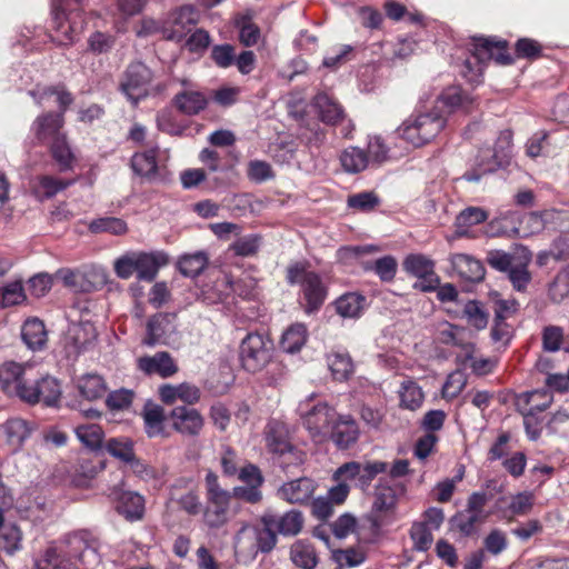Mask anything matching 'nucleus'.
<instances>
[{
	"label": "nucleus",
	"instance_id": "f257e3e1",
	"mask_svg": "<svg viewBox=\"0 0 569 569\" xmlns=\"http://www.w3.org/2000/svg\"><path fill=\"white\" fill-rule=\"evenodd\" d=\"M168 261V256L162 251H128L114 260L113 270L123 280L136 274L138 280L151 282Z\"/></svg>",
	"mask_w": 569,
	"mask_h": 569
},
{
	"label": "nucleus",
	"instance_id": "f03ea898",
	"mask_svg": "<svg viewBox=\"0 0 569 569\" xmlns=\"http://www.w3.org/2000/svg\"><path fill=\"white\" fill-rule=\"evenodd\" d=\"M493 60L498 64L507 66L512 62L511 56L507 52L506 41H496L488 38H476L475 49L471 59L466 60L462 69L463 77L470 83L480 82L483 73L485 62Z\"/></svg>",
	"mask_w": 569,
	"mask_h": 569
},
{
	"label": "nucleus",
	"instance_id": "7ed1b4c3",
	"mask_svg": "<svg viewBox=\"0 0 569 569\" xmlns=\"http://www.w3.org/2000/svg\"><path fill=\"white\" fill-rule=\"evenodd\" d=\"M445 124L446 117L441 112L427 111L407 118L397 129V133L413 147H421L435 139Z\"/></svg>",
	"mask_w": 569,
	"mask_h": 569
},
{
	"label": "nucleus",
	"instance_id": "20e7f679",
	"mask_svg": "<svg viewBox=\"0 0 569 569\" xmlns=\"http://www.w3.org/2000/svg\"><path fill=\"white\" fill-rule=\"evenodd\" d=\"M98 540L88 530H77L61 539V550L70 559L78 561L83 569H91L100 562Z\"/></svg>",
	"mask_w": 569,
	"mask_h": 569
},
{
	"label": "nucleus",
	"instance_id": "39448f33",
	"mask_svg": "<svg viewBox=\"0 0 569 569\" xmlns=\"http://www.w3.org/2000/svg\"><path fill=\"white\" fill-rule=\"evenodd\" d=\"M287 281L290 284H300L307 301L306 312L317 310L326 300L327 288L321 277L307 269L305 262H295L287 268Z\"/></svg>",
	"mask_w": 569,
	"mask_h": 569
},
{
	"label": "nucleus",
	"instance_id": "423d86ee",
	"mask_svg": "<svg viewBox=\"0 0 569 569\" xmlns=\"http://www.w3.org/2000/svg\"><path fill=\"white\" fill-rule=\"evenodd\" d=\"M489 495L486 491H475L468 499L466 508L451 518V525L463 536L477 532L480 525L485 523L491 512L486 509Z\"/></svg>",
	"mask_w": 569,
	"mask_h": 569
},
{
	"label": "nucleus",
	"instance_id": "0eeeda50",
	"mask_svg": "<svg viewBox=\"0 0 569 569\" xmlns=\"http://www.w3.org/2000/svg\"><path fill=\"white\" fill-rule=\"evenodd\" d=\"M152 79L153 73L144 63H130L121 77L120 90L129 101L137 104L147 97Z\"/></svg>",
	"mask_w": 569,
	"mask_h": 569
},
{
	"label": "nucleus",
	"instance_id": "6e6552de",
	"mask_svg": "<svg viewBox=\"0 0 569 569\" xmlns=\"http://www.w3.org/2000/svg\"><path fill=\"white\" fill-rule=\"evenodd\" d=\"M271 359L270 343L259 333H248L240 345L242 367L257 372L266 367Z\"/></svg>",
	"mask_w": 569,
	"mask_h": 569
},
{
	"label": "nucleus",
	"instance_id": "1a4fd4ad",
	"mask_svg": "<svg viewBox=\"0 0 569 569\" xmlns=\"http://www.w3.org/2000/svg\"><path fill=\"white\" fill-rule=\"evenodd\" d=\"M199 14L192 6H183L172 11L163 21L161 34L171 41H181L198 23Z\"/></svg>",
	"mask_w": 569,
	"mask_h": 569
},
{
	"label": "nucleus",
	"instance_id": "9d476101",
	"mask_svg": "<svg viewBox=\"0 0 569 569\" xmlns=\"http://www.w3.org/2000/svg\"><path fill=\"white\" fill-rule=\"evenodd\" d=\"M308 405L300 403L299 411L303 417V423L312 436H328L338 417L333 408L327 403H317L311 409Z\"/></svg>",
	"mask_w": 569,
	"mask_h": 569
},
{
	"label": "nucleus",
	"instance_id": "9b49d317",
	"mask_svg": "<svg viewBox=\"0 0 569 569\" xmlns=\"http://www.w3.org/2000/svg\"><path fill=\"white\" fill-rule=\"evenodd\" d=\"M52 19L56 30L53 40L60 46L73 43L83 30V19L80 12L66 13L63 9H54Z\"/></svg>",
	"mask_w": 569,
	"mask_h": 569
},
{
	"label": "nucleus",
	"instance_id": "f8f14e48",
	"mask_svg": "<svg viewBox=\"0 0 569 569\" xmlns=\"http://www.w3.org/2000/svg\"><path fill=\"white\" fill-rule=\"evenodd\" d=\"M475 98L461 89L460 87H449L445 89L438 97L435 106L437 112H441L445 117L446 113L455 111H462L468 113L475 106Z\"/></svg>",
	"mask_w": 569,
	"mask_h": 569
},
{
	"label": "nucleus",
	"instance_id": "ddd939ff",
	"mask_svg": "<svg viewBox=\"0 0 569 569\" xmlns=\"http://www.w3.org/2000/svg\"><path fill=\"white\" fill-rule=\"evenodd\" d=\"M169 417L173 430L183 436H199L204 426L202 415L194 408L186 406L174 407Z\"/></svg>",
	"mask_w": 569,
	"mask_h": 569
},
{
	"label": "nucleus",
	"instance_id": "4468645a",
	"mask_svg": "<svg viewBox=\"0 0 569 569\" xmlns=\"http://www.w3.org/2000/svg\"><path fill=\"white\" fill-rule=\"evenodd\" d=\"M317 483L308 478L301 477L281 485L277 490L279 499L288 503H307L313 497Z\"/></svg>",
	"mask_w": 569,
	"mask_h": 569
},
{
	"label": "nucleus",
	"instance_id": "2eb2a0df",
	"mask_svg": "<svg viewBox=\"0 0 569 569\" xmlns=\"http://www.w3.org/2000/svg\"><path fill=\"white\" fill-rule=\"evenodd\" d=\"M267 445L270 451L279 455V465L286 471L291 467H299L306 460V453L292 447L284 439L277 437L272 431L267 433Z\"/></svg>",
	"mask_w": 569,
	"mask_h": 569
},
{
	"label": "nucleus",
	"instance_id": "dca6fc26",
	"mask_svg": "<svg viewBox=\"0 0 569 569\" xmlns=\"http://www.w3.org/2000/svg\"><path fill=\"white\" fill-rule=\"evenodd\" d=\"M31 367L27 363L16 361H4L1 365V390L12 397L20 385L27 379Z\"/></svg>",
	"mask_w": 569,
	"mask_h": 569
},
{
	"label": "nucleus",
	"instance_id": "f3484780",
	"mask_svg": "<svg viewBox=\"0 0 569 569\" xmlns=\"http://www.w3.org/2000/svg\"><path fill=\"white\" fill-rule=\"evenodd\" d=\"M173 329L174 326L169 315H154L147 322V335L143 338L142 343L148 347L167 343Z\"/></svg>",
	"mask_w": 569,
	"mask_h": 569
},
{
	"label": "nucleus",
	"instance_id": "a211bd4d",
	"mask_svg": "<svg viewBox=\"0 0 569 569\" xmlns=\"http://www.w3.org/2000/svg\"><path fill=\"white\" fill-rule=\"evenodd\" d=\"M470 332L460 326L443 322L438 327V339L441 343L461 348L463 353L475 352V343L469 339Z\"/></svg>",
	"mask_w": 569,
	"mask_h": 569
},
{
	"label": "nucleus",
	"instance_id": "6ab92c4d",
	"mask_svg": "<svg viewBox=\"0 0 569 569\" xmlns=\"http://www.w3.org/2000/svg\"><path fill=\"white\" fill-rule=\"evenodd\" d=\"M449 260L461 279L470 282H478L483 279L485 268L482 263L473 257L465 253H455L450 256Z\"/></svg>",
	"mask_w": 569,
	"mask_h": 569
},
{
	"label": "nucleus",
	"instance_id": "aec40b11",
	"mask_svg": "<svg viewBox=\"0 0 569 569\" xmlns=\"http://www.w3.org/2000/svg\"><path fill=\"white\" fill-rule=\"evenodd\" d=\"M138 368L147 375H159L163 378L177 372V367L168 352H157L138 359Z\"/></svg>",
	"mask_w": 569,
	"mask_h": 569
},
{
	"label": "nucleus",
	"instance_id": "412c9836",
	"mask_svg": "<svg viewBox=\"0 0 569 569\" xmlns=\"http://www.w3.org/2000/svg\"><path fill=\"white\" fill-rule=\"evenodd\" d=\"M257 526L244 523L233 539L234 552L238 557L252 560L258 555Z\"/></svg>",
	"mask_w": 569,
	"mask_h": 569
},
{
	"label": "nucleus",
	"instance_id": "4be33fe9",
	"mask_svg": "<svg viewBox=\"0 0 569 569\" xmlns=\"http://www.w3.org/2000/svg\"><path fill=\"white\" fill-rule=\"evenodd\" d=\"M63 117L61 113H44L33 121L32 130L40 141L54 140L57 136H64L60 132L63 126Z\"/></svg>",
	"mask_w": 569,
	"mask_h": 569
},
{
	"label": "nucleus",
	"instance_id": "5701e85b",
	"mask_svg": "<svg viewBox=\"0 0 569 569\" xmlns=\"http://www.w3.org/2000/svg\"><path fill=\"white\" fill-rule=\"evenodd\" d=\"M339 448H348L359 436L356 421L349 416L337 417L332 431L329 433Z\"/></svg>",
	"mask_w": 569,
	"mask_h": 569
},
{
	"label": "nucleus",
	"instance_id": "b1692460",
	"mask_svg": "<svg viewBox=\"0 0 569 569\" xmlns=\"http://www.w3.org/2000/svg\"><path fill=\"white\" fill-rule=\"evenodd\" d=\"M312 107L321 121L327 124H336L343 117L341 106L326 92H320L313 98Z\"/></svg>",
	"mask_w": 569,
	"mask_h": 569
},
{
	"label": "nucleus",
	"instance_id": "393cba45",
	"mask_svg": "<svg viewBox=\"0 0 569 569\" xmlns=\"http://www.w3.org/2000/svg\"><path fill=\"white\" fill-rule=\"evenodd\" d=\"M552 393L549 390L543 389L522 393L518 398L517 405L520 411L537 415L539 412L547 410L552 403Z\"/></svg>",
	"mask_w": 569,
	"mask_h": 569
},
{
	"label": "nucleus",
	"instance_id": "a878e982",
	"mask_svg": "<svg viewBox=\"0 0 569 569\" xmlns=\"http://www.w3.org/2000/svg\"><path fill=\"white\" fill-rule=\"evenodd\" d=\"M142 418L144 422V430L149 438L166 435V415L161 406L153 402H147L142 411Z\"/></svg>",
	"mask_w": 569,
	"mask_h": 569
},
{
	"label": "nucleus",
	"instance_id": "bb28decb",
	"mask_svg": "<svg viewBox=\"0 0 569 569\" xmlns=\"http://www.w3.org/2000/svg\"><path fill=\"white\" fill-rule=\"evenodd\" d=\"M117 510L129 521H137L143 517L144 499L134 491H124L120 495Z\"/></svg>",
	"mask_w": 569,
	"mask_h": 569
},
{
	"label": "nucleus",
	"instance_id": "cd10ccee",
	"mask_svg": "<svg viewBox=\"0 0 569 569\" xmlns=\"http://www.w3.org/2000/svg\"><path fill=\"white\" fill-rule=\"evenodd\" d=\"M2 428L7 442L11 447L12 451L20 449L22 443L26 441V439L29 438L31 433V428L29 427L28 422L20 418L9 419L2 426Z\"/></svg>",
	"mask_w": 569,
	"mask_h": 569
},
{
	"label": "nucleus",
	"instance_id": "c85d7f7f",
	"mask_svg": "<svg viewBox=\"0 0 569 569\" xmlns=\"http://www.w3.org/2000/svg\"><path fill=\"white\" fill-rule=\"evenodd\" d=\"M21 336L24 343L31 350H40L47 342V331L44 323L37 319H28L21 329Z\"/></svg>",
	"mask_w": 569,
	"mask_h": 569
},
{
	"label": "nucleus",
	"instance_id": "c756f323",
	"mask_svg": "<svg viewBox=\"0 0 569 569\" xmlns=\"http://www.w3.org/2000/svg\"><path fill=\"white\" fill-rule=\"evenodd\" d=\"M291 561L302 569H313L318 563L315 547L307 540H297L290 548Z\"/></svg>",
	"mask_w": 569,
	"mask_h": 569
},
{
	"label": "nucleus",
	"instance_id": "7c9ffc66",
	"mask_svg": "<svg viewBox=\"0 0 569 569\" xmlns=\"http://www.w3.org/2000/svg\"><path fill=\"white\" fill-rule=\"evenodd\" d=\"M174 104L182 113L192 116L207 107L208 99L200 91L184 90L174 97Z\"/></svg>",
	"mask_w": 569,
	"mask_h": 569
},
{
	"label": "nucleus",
	"instance_id": "2f4dec72",
	"mask_svg": "<svg viewBox=\"0 0 569 569\" xmlns=\"http://www.w3.org/2000/svg\"><path fill=\"white\" fill-rule=\"evenodd\" d=\"M77 389L87 400L93 401L104 396L107 387L101 376L87 373L78 378Z\"/></svg>",
	"mask_w": 569,
	"mask_h": 569
},
{
	"label": "nucleus",
	"instance_id": "473e14b6",
	"mask_svg": "<svg viewBox=\"0 0 569 569\" xmlns=\"http://www.w3.org/2000/svg\"><path fill=\"white\" fill-rule=\"evenodd\" d=\"M96 330L89 322L73 325L69 329L68 343L79 353L86 350L96 339Z\"/></svg>",
	"mask_w": 569,
	"mask_h": 569
},
{
	"label": "nucleus",
	"instance_id": "72a5a7b5",
	"mask_svg": "<svg viewBox=\"0 0 569 569\" xmlns=\"http://www.w3.org/2000/svg\"><path fill=\"white\" fill-rule=\"evenodd\" d=\"M308 338V329L303 323L291 325L281 337L280 346L288 353H296L305 346Z\"/></svg>",
	"mask_w": 569,
	"mask_h": 569
},
{
	"label": "nucleus",
	"instance_id": "f704fd0d",
	"mask_svg": "<svg viewBox=\"0 0 569 569\" xmlns=\"http://www.w3.org/2000/svg\"><path fill=\"white\" fill-rule=\"evenodd\" d=\"M340 163L348 173H358L370 167L366 150L359 147L345 149L340 154Z\"/></svg>",
	"mask_w": 569,
	"mask_h": 569
},
{
	"label": "nucleus",
	"instance_id": "c9c22d12",
	"mask_svg": "<svg viewBox=\"0 0 569 569\" xmlns=\"http://www.w3.org/2000/svg\"><path fill=\"white\" fill-rule=\"evenodd\" d=\"M107 451L127 463H136L137 467H143L142 462L136 458L133 442L126 437L111 438L106 445Z\"/></svg>",
	"mask_w": 569,
	"mask_h": 569
},
{
	"label": "nucleus",
	"instance_id": "e433bc0d",
	"mask_svg": "<svg viewBox=\"0 0 569 569\" xmlns=\"http://www.w3.org/2000/svg\"><path fill=\"white\" fill-rule=\"evenodd\" d=\"M37 393V403L42 402L46 406H56L60 400L62 391L56 378L44 376L38 379Z\"/></svg>",
	"mask_w": 569,
	"mask_h": 569
},
{
	"label": "nucleus",
	"instance_id": "4c0bfd02",
	"mask_svg": "<svg viewBox=\"0 0 569 569\" xmlns=\"http://www.w3.org/2000/svg\"><path fill=\"white\" fill-rule=\"evenodd\" d=\"M230 500H219V502H208L203 511V522L211 529H218L224 526L229 520Z\"/></svg>",
	"mask_w": 569,
	"mask_h": 569
},
{
	"label": "nucleus",
	"instance_id": "58836bf2",
	"mask_svg": "<svg viewBox=\"0 0 569 569\" xmlns=\"http://www.w3.org/2000/svg\"><path fill=\"white\" fill-rule=\"evenodd\" d=\"M366 298L359 293L350 292L336 300L337 312L343 318H358L365 309Z\"/></svg>",
	"mask_w": 569,
	"mask_h": 569
},
{
	"label": "nucleus",
	"instance_id": "ea45409f",
	"mask_svg": "<svg viewBox=\"0 0 569 569\" xmlns=\"http://www.w3.org/2000/svg\"><path fill=\"white\" fill-rule=\"evenodd\" d=\"M488 218L487 212L478 207H469L462 210L456 218L455 227L456 234L463 237L468 234L469 229L472 226L479 224L486 221Z\"/></svg>",
	"mask_w": 569,
	"mask_h": 569
},
{
	"label": "nucleus",
	"instance_id": "a19ab883",
	"mask_svg": "<svg viewBox=\"0 0 569 569\" xmlns=\"http://www.w3.org/2000/svg\"><path fill=\"white\" fill-rule=\"evenodd\" d=\"M157 149H150L144 152H137L131 159V167L133 171L148 179L156 178L158 173V166L156 160Z\"/></svg>",
	"mask_w": 569,
	"mask_h": 569
},
{
	"label": "nucleus",
	"instance_id": "79ce46f5",
	"mask_svg": "<svg viewBox=\"0 0 569 569\" xmlns=\"http://www.w3.org/2000/svg\"><path fill=\"white\" fill-rule=\"evenodd\" d=\"M36 569H71L70 559H67L62 550L50 545L34 562Z\"/></svg>",
	"mask_w": 569,
	"mask_h": 569
},
{
	"label": "nucleus",
	"instance_id": "37998d69",
	"mask_svg": "<svg viewBox=\"0 0 569 569\" xmlns=\"http://www.w3.org/2000/svg\"><path fill=\"white\" fill-rule=\"evenodd\" d=\"M30 94L33 97L36 102L40 106H42L47 100H49L51 97L56 98V102L59 106L60 111L58 113H61L63 116L64 111L68 109V107L72 103L73 98L70 92L64 90L63 88H43L41 90H34L30 91Z\"/></svg>",
	"mask_w": 569,
	"mask_h": 569
},
{
	"label": "nucleus",
	"instance_id": "c03bdc74",
	"mask_svg": "<svg viewBox=\"0 0 569 569\" xmlns=\"http://www.w3.org/2000/svg\"><path fill=\"white\" fill-rule=\"evenodd\" d=\"M399 397L401 407L409 410L420 408L425 400L421 388L411 379H406L401 382Z\"/></svg>",
	"mask_w": 569,
	"mask_h": 569
},
{
	"label": "nucleus",
	"instance_id": "a18cd8bd",
	"mask_svg": "<svg viewBox=\"0 0 569 569\" xmlns=\"http://www.w3.org/2000/svg\"><path fill=\"white\" fill-rule=\"evenodd\" d=\"M273 526L283 536H296L302 530L303 516L300 511L292 509L279 518L274 517Z\"/></svg>",
	"mask_w": 569,
	"mask_h": 569
},
{
	"label": "nucleus",
	"instance_id": "49530a36",
	"mask_svg": "<svg viewBox=\"0 0 569 569\" xmlns=\"http://www.w3.org/2000/svg\"><path fill=\"white\" fill-rule=\"evenodd\" d=\"M207 263V254L199 251L182 256L178 261V268L183 276L193 278L203 271Z\"/></svg>",
	"mask_w": 569,
	"mask_h": 569
},
{
	"label": "nucleus",
	"instance_id": "de8ad7c7",
	"mask_svg": "<svg viewBox=\"0 0 569 569\" xmlns=\"http://www.w3.org/2000/svg\"><path fill=\"white\" fill-rule=\"evenodd\" d=\"M328 367L336 380H346L353 371L351 358L343 352H331L327 357Z\"/></svg>",
	"mask_w": 569,
	"mask_h": 569
},
{
	"label": "nucleus",
	"instance_id": "09e8293b",
	"mask_svg": "<svg viewBox=\"0 0 569 569\" xmlns=\"http://www.w3.org/2000/svg\"><path fill=\"white\" fill-rule=\"evenodd\" d=\"M74 432L79 441L87 448L92 450L101 448L104 432L99 425H81L74 429Z\"/></svg>",
	"mask_w": 569,
	"mask_h": 569
},
{
	"label": "nucleus",
	"instance_id": "8fccbe9b",
	"mask_svg": "<svg viewBox=\"0 0 569 569\" xmlns=\"http://www.w3.org/2000/svg\"><path fill=\"white\" fill-rule=\"evenodd\" d=\"M73 183V180L57 179L51 176H41L33 191L38 198H51Z\"/></svg>",
	"mask_w": 569,
	"mask_h": 569
},
{
	"label": "nucleus",
	"instance_id": "3c124183",
	"mask_svg": "<svg viewBox=\"0 0 569 569\" xmlns=\"http://www.w3.org/2000/svg\"><path fill=\"white\" fill-rule=\"evenodd\" d=\"M51 152L61 171L72 168L74 157L66 140V136H57L51 143Z\"/></svg>",
	"mask_w": 569,
	"mask_h": 569
},
{
	"label": "nucleus",
	"instance_id": "603ef678",
	"mask_svg": "<svg viewBox=\"0 0 569 569\" xmlns=\"http://www.w3.org/2000/svg\"><path fill=\"white\" fill-rule=\"evenodd\" d=\"M263 527L257 526V547L258 552H269L277 543V536L272 528L274 522V516H267L262 518Z\"/></svg>",
	"mask_w": 569,
	"mask_h": 569
},
{
	"label": "nucleus",
	"instance_id": "864d4df0",
	"mask_svg": "<svg viewBox=\"0 0 569 569\" xmlns=\"http://www.w3.org/2000/svg\"><path fill=\"white\" fill-rule=\"evenodd\" d=\"M4 511L6 510H3L2 513ZM2 522H4L3 517ZM20 529L16 525L4 526V523H2L0 528V549L4 550L9 555H12L20 549Z\"/></svg>",
	"mask_w": 569,
	"mask_h": 569
},
{
	"label": "nucleus",
	"instance_id": "5fc2aeb1",
	"mask_svg": "<svg viewBox=\"0 0 569 569\" xmlns=\"http://www.w3.org/2000/svg\"><path fill=\"white\" fill-rule=\"evenodd\" d=\"M557 212L553 210H546L543 212H530L523 220V236L535 234L542 231L546 224L553 219Z\"/></svg>",
	"mask_w": 569,
	"mask_h": 569
},
{
	"label": "nucleus",
	"instance_id": "6e6d98bb",
	"mask_svg": "<svg viewBox=\"0 0 569 569\" xmlns=\"http://www.w3.org/2000/svg\"><path fill=\"white\" fill-rule=\"evenodd\" d=\"M388 463L383 461H369L366 463H359V475L357 486L362 490L367 489L371 481L382 472H386Z\"/></svg>",
	"mask_w": 569,
	"mask_h": 569
},
{
	"label": "nucleus",
	"instance_id": "4d7b16f0",
	"mask_svg": "<svg viewBox=\"0 0 569 569\" xmlns=\"http://www.w3.org/2000/svg\"><path fill=\"white\" fill-rule=\"evenodd\" d=\"M463 316L477 330H482L488 325V313L479 301L469 300L463 307Z\"/></svg>",
	"mask_w": 569,
	"mask_h": 569
},
{
	"label": "nucleus",
	"instance_id": "13d9d810",
	"mask_svg": "<svg viewBox=\"0 0 569 569\" xmlns=\"http://www.w3.org/2000/svg\"><path fill=\"white\" fill-rule=\"evenodd\" d=\"M397 501L396 490L382 482H380L375 492V500L372 508L376 511H388L392 509Z\"/></svg>",
	"mask_w": 569,
	"mask_h": 569
},
{
	"label": "nucleus",
	"instance_id": "bf43d9fd",
	"mask_svg": "<svg viewBox=\"0 0 569 569\" xmlns=\"http://www.w3.org/2000/svg\"><path fill=\"white\" fill-rule=\"evenodd\" d=\"M1 307L8 308L22 303L27 297L21 281H13L0 289Z\"/></svg>",
	"mask_w": 569,
	"mask_h": 569
},
{
	"label": "nucleus",
	"instance_id": "052dcab7",
	"mask_svg": "<svg viewBox=\"0 0 569 569\" xmlns=\"http://www.w3.org/2000/svg\"><path fill=\"white\" fill-rule=\"evenodd\" d=\"M370 167H379L388 159L389 149L381 137H370L366 150Z\"/></svg>",
	"mask_w": 569,
	"mask_h": 569
},
{
	"label": "nucleus",
	"instance_id": "680f3d73",
	"mask_svg": "<svg viewBox=\"0 0 569 569\" xmlns=\"http://www.w3.org/2000/svg\"><path fill=\"white\" fill-rule=\"evenodd\" d=\"M403 267L407 272L413 274L416 278L435 270L433 261L422 254H411L407 257Z\"/></svg>",
	"mask_w": 569,
	"mask_h": 569
},
{
	"label": "nucleus",
	"instance_id": "e2e57ef3",
	"mask_svg": "<svg viewBox=\"0 0 569 569\" xmlns=\"http://www.w3.org/2000/svg\"><path fill=\"white\" fill-rule=\"evenodd\" d=\"M432 531L426 523L415 522L412 525L410 537L417 550L426 551L430 548L433 541Z\"/></svg>",
	"mask_w": 569,
	"mask_h": 569
},
{
	"label": "nucleus",
	"instance_id": "0e129e2a",
	"mask_svg": "<svg viewBox=\"0 0 569 569\" xmlns=\"http://www.w3.org/2000/svg\"><path fill=\"white\" fill-rule=\"evenodd\" d=\"M548 295L553 302H561L569 295V271L557 273L549 284Z\"/></svg>",
	"mask_w": 569,
	"mask_h": 569
},
{
	"label": "nucleus",
	"instance_id": "69168bd1",
	"mask_svg": "<svg viewBox=\"0 0 569 569\" xmlns=\"http://www.w3.org/2000/svg\"><path fill=\"white\" fill-rule=\"evenodd\" d=\"M523 251H525L523 258H525L526 262L520 266H513L508 271V276H509V279H510L513 288L519 291L523 290L527 287V284L530 281V278H531L529 271L527 270V264L531 260V254L527 250H523Z\"/></svg>",
	"mask_w": 569,
	"mask_h": 569
},
{
	"label": "nucleus",
	"instance_id": "338daca9",
	"mask_svg": "<svg viewBox=\"0 0 569 569\" xmlns=\"http://www.w3.org/2000/svg\"><path fill=\"white\" fill-rule=\"evenodd\" d=\"M261 243V238L258 234H248L234 241L230 249L234 254L240 257H249L257 253Z\"/></svg>",
	"mask_w": 569,
	"mask_h": 569
},
{
	"label": "nucleus",
	"instance_id": "774afa93",
	"mask_svg": "<svg viewBox=\"0 0 569 569\" xmlns=\"http://www.w3.org/2000/svg\"><path fill=\"white\" fill-rule=\"evenodd\" d=\"M248 178L256 182L261 183L273 178L271 166L262 160H251L247 168Z\"/></svg>",
	"mask_w": 569,
	"mask_h": 569
}]
</instances>
